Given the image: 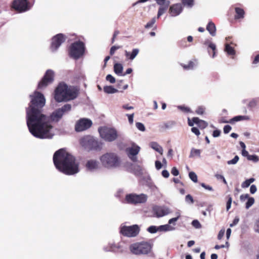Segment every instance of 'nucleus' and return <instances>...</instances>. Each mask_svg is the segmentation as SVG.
<instances>
[{"label":"nucleus","instance_id":"obj_14","mask_svg":"<svg viewBox=\"0 0 259 259\" xmlns=\"http://www.w3.org/2000/svg\"><path fill=\"white\" fill-rule=\"evenodd\" d=\"M153 211L154 216L157 218L164 217L171 212V211L168 207L164 206H155L153 208Z\"/></svg>","mask_w":259,"mask_h":259},{"label":"nucleus","instance_id":"obj_38","mask_svg":"<svg viewBox=\"0 0 259 259\" xmlns=\"http://www.w3.org/2000/svg\"><path fill=\"white\" fill-rule=\"evenodd\" d=\"M254 203V199L253 197H249L245 204V208L248 209L250 208Z\"/></svg>","mask_w":259,"mask_h":259},{"label":"nucleus","instance_id":"obj_54","mask_svg":"<svg viewBox=\"0 0 259 259\" xmlns=\"http://www.w3.org/2000/svg\"><path fill=\"white\" fill-rule=\"evenodd\" d=\"M254 230L255 232L259 233V219H257L255 222L254 225Z\"/></svg>","mask_w":259,"mask_h":259},{"label":"nucleus","instance_id":"obj_53","mask_svg":"<svg viewBox=\"0 0 259 259\" xmlns=\"http://www.w3.org/2000/svg\"><path fill=\"white\" fill-rule=\"evenodd\" d=\"M121 48L120 46H112L110 50V54L111 55H112L114 54L116 50L120 49Z\"/></svg>","mask_w":259,"mask_h":259},{"label":"nucleus","instance_id":"obj_48","mask_svg":"<svg viewBox=\"0 0 259 259\" xmlns=\"http://www.w3.org/2000/svg\"><path fill=\"white\" fill-rule=\"evenodd\" d=\"M178 108L185 113H188L191 112L190 109L185 106H178Z\"/></svg>","mask_w":259,"mask_h":259},{"label":"nucleus","instance_id":"obj_24","mask_svg":"<svg viewBox=\"0 0 259 259\" xmlns=\"http://www.w3.org/2000/svg\"><path fill=\"white\" fill-rule=\"evenodd\" d=\"M139 49H134L132 52L125 51V57L130 60H133L139 53Z\"/></svg>","mask_w":259,"mask_h":259},{"label":"nucleus","instance_id":"obj_8","mask_svg":"<svg viewBox=\"0 0 259 259\" xmlns=\"http://www.w3.org/2000/svg\"><path fill=\"white\" fill-rule=\"evenodd\" d=\"M147 196L144 194H136L131 193L125 196V201L127 203L136 204L143 203L146 202Z\"/></svg>","mask_w":259,"mask_h":259},{"label":"nucleus","instance_id":"obj_5","mask_svg":"<svg viewBox=\"0 0 259 259\" xmlns=\"http://www.w3.org/2000/svg\"><path fill=\"white\" fill-rule=\"evenodd\" d=\"M152 247L153 245L151 243L142 241L131 244L130 246V250L134 254H147L151 252Z\"/></svg>","mask_w":259,"mask_h":259},{"label":"nucleus","instance_id":"obj_64","mask_svg":"<svg viewBox=\"0 0 259 259\" xmlns=\"http://www.w3.org/2000/svg\"><path fill=\"white\" fill-rule=\"evenodd\" d=\"M162 166V164L160 161H155V167L157 169L159 170L160 168H161Z\"/></svg>","mask_w":259,"mask_h":259},{"label":"nucleus","instance_id":"obj_58","mask_svg":"<svg viewBox=\"0 0 259 259\" xmlns=\"http://www.w3.org/2000/svg\"><path fill=\"white\" fill-rule=\"evenodd\" d=\"M231 129H232V127L230 125H226L224 127V132L225 134H228L230 132Z\"/></svg>","mask_w":259,"mask_h":259},{"label":"nucleus","instance_id":"obj_10","mask_svg":"<svg viewBox=\"0 0 259 259\" xmlns=\"http://www.w3.org/2000/svg\"><path fill=\"white\" fill-rule=\"evenodd\" d=\"M54 72L52 70H48L41 80L39 82L37 88L42 90L54 80Z\"/></svg>","mask_w":259,"mask_h":259},{"label":"nucleus","instance_id":"obj_1","mask_svg":"<svg viewBox=\"0 0 259 259\" xmlns=\"http://www.w3.org/2000/svg\"><path fill=\"white\" fill-rule=\"evenodd\" d=\"M30 97L31 101L26 109V123L30 133L37 138H52L54 132L50 118L41 113L46 103L44 96L35 91Z\"/></svg>","mask_w":259,"mask_h":259},{"label":"nucleus","instance_id":"obj_49","mask_svg":"<svg viewBox=\"0 0 259 259\" xmlns=\"http://www.w3.org/2000/svg\"><path fill=\"white\" fill-rule=\"evenodd\" d=\"M247 159L254 162H257L258 161V157L256 155H249Z\"/></svg>","mask_w":259,"mask_h":259},{"label":"nucleus","instance_id":"obj_28","mask_svg":"<svg viewBox=\"0 0 259 259\" xmlns=\"http://www.w3.org/2000/svg\"><path fill=\"white\" fill-rule=\"evenodd\" d=\"M204 45L208 46V48H210L212 51V58H214L216 56L217 50H216V46L215 45L210 41L209 40H206L205 41Z\"/></svg>","mask_w":259,"mask_h":259},{"label":"nucleus","instance_id":"obj_43","mask_svg":"<svg viewBox=\"0 0 259 259\" xmlns=\"http://www.w3.org/2000/svg\"><path fill=\"white\" fill-rule=\"evenodd\" d=\"M182 1L184 6L189 8H191L193 6L194 0H182Z\"/></svg>","mask_w":259,"mask_h":259},{"label":"nucleus","instance_id":"obj_20","mask_svg":"<svg viewBox=\"0 0 259 259\" xmlns=\"http://www.w3.org/2000/svg\"><path fill=\"white\" fill-rule=\"evenodd\" d=\"M121 245L119 244H116L114 242H110L108 245L103 247V250L105 251H115L119 249Z\"/></svg>","mask_w":259,"mask_h":259},{"label":"nucleus","instance_id":"obj_22","mask_svg":"<svg viewBox=\"0 0 259 259\" xmlns=\"http://www.w3.org/2000/svg\"><path fill=\"white\" fill-rule=\"evenodd\" d=\"M63 114L59 108L54 111L51 115V119L52 121L58 122L63 117Z\"/></svg>","mask_w":259,"mask_h":259},{"label":"nucleus","instance_id":"obj_57","mask_svg":"<svg viewBox=\"0 0 259 259\" xmlns=\"http://www.w3.org/2000/svg\"><path fill=\"white\" fill-rule=\"evenodd\" d=\"M225 230L224 229H222L220 231L218 236V239L220 240L223 238L225 234Z\"/></svg>","mask_w":259,"mask_h":259},{"label":"nucleus","instance_id":"obj_39","mask_svg":"<svg viewBox=\"0 0 259 259\" xmlns=\"http://www.w3.org/2000/svg\"><path fill=\"white\" fill-rule=\"evenodd\" d=\"M257 102L256 99H252L249 102L248 106L250 108H254L257 106Z\"/></svg>","mask_w":259,"mask_h":259},{"label":"nucleus","instance_id":"obj_4","mask_svg":"<svg viewBox=\"0 0 259 259\" xmlns=\"http://www.w3.org/2000/svg\"><path fill=\"white\" fill-rule=\"evenodd\" d=\"M101 165L107 169H113L119 167L121 165V159L115 152H107L99 157Z\"/></svg>","mask_w":259,"mask_h":259},{"label":"nucleus","instance_id":"obj_41","mask_svg":"<svg viewBox=\"0 0 259 259\" xmlns=\"http://www.w3.org/2000/svg\"><path fill=\"white\" fill-rule=\"evenodd\" d=\"M239 158L238 156L236 155L233 159L230 160H228L227 161V164L228 165H235L236 164L238 161H239Z\"/></svg>","mask_w":259,"mask_h":259},{"label":"nucleus","instance_id":"obj_16","mask_svg":"<svg viewBox=\"0 0 259 259\" xmlns=\"http://www.w3.org/2000/svg\"><path fill=\"white\" fill-rule=\"evenodd\" d=\"M85 167L88 171L95 172L100 168V165L98 161L96 159H90L85 164Z\"/></svg>","mask_w":259,"mask_h":259},{"label":"nucleus","instance_id":"obj_62","mask_svg":"<svg viewBox=\"0 0 259 259\" xmlns=\"http://www.w3.org/2000/svg\"><path fill=\"white\" fill-rule=\"evenodd\" d=\"M134 114H126V116L128 117V121L130 124H132L134 122Z\"/></svg>","mask_w":259,"mask_h":259},{"label":"nucleus","instance_id":"obj_36","mask_svg":"<svg viewBox=\"0 0 259 259\" xmlns=\"http://www.w3.org/2000/svg\"><path fill=\"white\" fill-rule=\"evenodd\" d=\"M254 181L255 179L254 178H250L247 179L242 183L241 187L243 188H247L252 183L254 182Z\"/></svg>","mask_w":259,"mask_h":259},{"label":"nucleus","instance_id":"obj_44","mask_svg":"<svg viewBox=\"0 0 259 259\" xmlns=\"http://www.w3.org/2000/svg\"><path fill=\"white\" fill-rule=\"evenodd\" d=\"M147 230L150 233H155L158 232V226H151L147 228Z\"/></svg>","mask_w":259,"mask_h":259},{"label":"nucleus","instance_id":"obj_37","mask_svg":"<svg viewBox=\"0 0 259 259\" xmlns=\"http://www.w3.org/2000/svg\"><path fill=\"white\" fill-rule=\"evenodd\" d=\"M176 217L171 218L168 220L169 224H172L174 226L176 225L175 223L178 220L181 216V213L179 211H177L176 213Z\"/></svg>","mask_w":259,"mask_h":259},{"label":"nucleus","instance_id":"obj_9","mask_svg":"<svg viewBox=\"0 0 259 259\" xmlns=\"http://www.w3.org/2000/svg\"><path fill=\"white\" fill-rule=\"evenodd\" d=\"M92 125V121L88 118H82L77 120L74 126L76 132H81L89 129Z\"/></svg>","mask_w":259,"mask_h":259},{"label":"nucleus","instance_id":"obj_6","mask_svg":"<svg viewBox=\"0 0 259 259\" xmlns=\"http://www.w3.org/2000/svg\"><path fill=\"white\" fill-rule=\"evenodd\" d=\"M98 131L101 137L106 141H114L118 136L117 131L114 128L101 127Z\"/></svg>","mask_w":259,"mask_h":259},{"label":"nucleus","instance_id":"obj_7","mask_svg":"<svg viewBox=\"0 0 259 259\" xmlns=\"http://www.w3.org/2000/svg\"><path fill=\"white\" fill-rule=\"evenodd\" d=\"M84 51V44L81 41H76L71 45L69 54L72 58L77 59L83 55Z\"/></svg>","mask_w":259,"mask_h":259},{"label":"nucleus","instance_id":"obj_23","mask_svg":"<svg viewBox=\"0 0 259 259\" xmlns=\"http://www.w3.org/2000/svg\"><path fill=\"white\" fill-rule=\"evenodd\" d=\"M250 120V117L247 115H238L235 116L232 118L229 121L230 123H233L235 122H237L241 120ZM222 122H229L227 121H222Z\"/></svg>","mask_w":259,"mask_h":259},{"label":"nucleus","instance_id":"obj_60","mask_svg":"<svg viewBox=\"0 0 259 259\" xmlns=\"http://www.w3.org/2000/svg\"><path fill=\"white\" fill-rule=\"evenodd\" d=\"M201 186L204 188V189H206V190H208L209 191H213V188L212 187L209 186V185H205L204 183H201Z\"/></svg>","mask_w":259,"mask_h":259},{"label":"nucleus","instance_id":"obj_33","mask_svg":"<svg viewBox=\"0 0 259 259\" xmlns=\"http://www.w3.org/2000/svg\"><path fill=\"white\" fill-rule=\"evenodd\" d=\"M201 152V150L192 148L190 151L189 157L190 158H194L196 156L200 157Z\"/></svg>","mask_w":259,"mask_h":259},{"label":"nucleus","instance_id":"obj_56","mask_svg":"<svg viewBox=\"0 0 259 259\" xmlns=\"http://www.w3.org/2000/svg\"><path fill=\"white\" fill-rule=\"evenodd\" d=\"M185 200H186V201L188 203H193V199L192 197L189 194H188L186 195Z\"/></svg>","mask_w":259,"mask_h":259},{"label":"nucleus","instance_id":"obj_50","mask_svg":"<svg viewBox=\"0 0 259 259\" xmlns=\"http://www.w3.org/2000/svg\"><path fill=\"white\" fill-rule=\"evenodd\" d=\"M156 22V19L155 18H153L152 19V20L148 22L147 24L145 25L146 28H149L152 27L153 25Z\"/></svg>","mask_w":259,"mask_h":259},{"label":"nucleus","instance_id":"obj_40","mask_svg":"<svg viewBox=\"0 0 259 259\" xmlns=\"http://www.w3.org/2000/svg\"><path fill=\"white\" fill-rule=\"evenodd\" d=\"M205 108L203 106H199L196 110V113L198 115H202L205 113Z\"/></svg>","mask_w":259,"mask_h":259},{"label":"nucleus","instance_id":"obj_2","mask_svg":"<svg viewBox=\"0 0 259 259\" xmlns=\"http://www.w3.org/2000/svg\"><path fill=\"white\" fill-rule=\"evenodd\" d=\"M53 161L56 168L65 175H73L79 171V162L73 155L63 149L54 153Z\"/></svg>","mask_w":259,"mask_h":259},{"label":"nucleus","instance_id":"obj_59","mask_svg":"<svg viewBox=\"0 0 259 259\" xmlns=\"http://www.w3.org/2000/svg\"><path fill=\"white\" fill-rule=\"evenodd\" d=\"M249 198V195L248 194H242L240 197V199L241 201H244L246 199L248 200Z\"/></svg>","mask_w":259,"mask_h":259},{"label":"nucleus","instance_id":"obj_30","mask_svg":"<svg viewBox=\"0 0 259 259\" xmlns=\"http://www.w3.org/2000/svg\"><path fill=\"white\" fill-rule=\"evenodd\" d=\"M123 66L120 63H115L114 65V71L119 76H124L125 74H122Z\"/></svg>","mask_w":259,"mask_h":259},{"label":"nucleus","instance_id":"obj_25","mask_svg":"<svg viewBox=\"0 0 259 259\" xmlns=\"http://www.w3.org/2000/svg\"><path fill=\"white\" fill-rule=\"evenodd\" d=\"M92 137L87 136L82 138L80 140V145L85 148L89 149Z\"/></svg>","mask_w":259,"mask_h":259},{"label":"nucleus","instance_id":"obj_27","mask_svg":"<svg viewBox=\"0 0 259 259\" xmlns=\"http://www.w3.org/2000/svg\"><path fill=\"white\" fill-rule=\"evenodd\" d=\"M149 146L156 151V152H158L161 155L163 154V148L162 147L159 145L157 142H151L149 143Z\"/></svg>","mask_w":259,"mask_h":259},{"label":"nucleus","instance_id":"obj_61","mask_svg":"<svg viewBox=\"0 0 259 259\" xmlns=\"http://www.w3.org/2000/svg\"><path fill=\"white\" fill-rule=\"evenodd\" d=\"M256 191H257V188H256V187L255 186V185H252L250 188V192L251 194H254L256 192Z\"/></svg>","mask_w":259,"mask_h":259},{"label":"nucleus","instance_id":"obj_21","mask_svg":"<svg viewBox=\"0 0 259 259\" xmlns=\"http://www.w3.org/2000/svg\"><path fill=\"white\" fill-rule=\"evenodd\" d=\"M171 224H169L168 222L167 224L158 226V232H166L175 230L176 228L170 225Z\"/></svg>","mask_w":259,"mask_h":259},{"label":"nucleus","instance_id":"obj_12","mask_svg":"<svg viewBox=\"0 0 259 259\" xmlns=\"http://www.w3.org/2000/svg\"><path fill=\"white\" fill-rule=\"evenodd\" d=\"M12 7L19 12H24L29 10L31 6L27 0H14Z\"/></svg>","mask_w":259,"mask_h":259},{"label":"nucleus","instance_id":"obj_55","mask_svg":"<svg viewBox=\"0 0 259 259\" xmlns=\"http://www.w3.org/2000/svg\"><path fill=\"white\" fill-rule=\"evenodd\" d=\"M171 173L174 176H177L179 174V171L176 167H174L171 169Z\"/></svg>","mask_w":259,"mask_h":259},{"label":"nucleus","instance_id":"obj_19","mask_svg":"<svg viewBox=\"0 0 259 259\" xmlns=\"http://www.w3.org/2000/svg\"><path fill=\"white\" fill-rule=\"evenodd\" d=\"M102 146L103 143L101 141H99L92 137L89 147L90 149L100 150L102 148Z\"/></svg>","mask_w":259,"mask_h":259},{"label":"nucleus","instance_id":"obj_63","mask_svg":"<svg viewBox=\"0 0 259 259\" xmlns=\"http://www.w3.org/2000/svg\"><path fill=\"white\" fill-rule=\"evenodd\" d=\"M191 131L192 133L195 134L197 136H199L200 135V132L198 129L197 127H193L191 128Z\"/></svg>","mask_w":259,"mask_h":259},{"label":"nucleus","instance_id":"obj_15","mask_svg":"<svg viewBox=\"0 0 259 259\" xmlns=\"http://www.w3.org/2000/svg\"><path fill=\"white\" fill-rule=\"evenodd\" d=\"M65 38L62 34H58L53 37L51 49L52 51H55L65 41Z\"/></svg>","mask_w":259,"mask_h":259},{"label":"nucleus","instance_id":"obj_31","mask_svg":"<svg viewBox=\"0 0 259 259\" xmlns=\"http://www.w3.org/2000/svg\"><path fill=\"white\" fill-rule=\"evenodd\" d=\"M236 15H235V19H243L244 17L245 12L240 8L236 7L235 8Z\"/></svg>","mask_w":259,"mask_h":259},{"label":"nucleus","instance_id":"obj_18","mask_svg":"<svg viewBox=\"0 0 259 259\" xmlns=\"http://www.w3.org/2000/svg\"><path fill=\"white\" fill-rule=\"evenodd\" d=\"M183 7L181 4H176L169 7V13L171 17H176L179 15L183 11Z\"/></svg>","mask_w":259,"mask_h":259},{"label":"nucleus","instance_id":"obj_42","mask_svg":"<svg viewBox=\"0 0 259 259\" xmlns=\"http://www.w3.org/2000/svg\"><path fill=\"white\" fill-rule=\"evenodd\" d=\"M182 66L184 69L189 70L192 69L194 67L195 64L193 62L190 61L187 65H182Z\"/></svg>","mask_w":259,"mask_h":259},{"label":"nucleus","instance_id":"obj_11","mask_svg":"<svg viewBox=\"0 0 259 259\" xmlns=\"http://www.w3.org/2000/svg\"><path fill=\"white\" fill-rule=\"evenodd\" d=\"M139 232V228L137 225L131 226H123L120 228V233L127 237H135L138 234Z\"/></svg>","mask_w":259,"mask_h":259},{"label":"nucleus","instance_id":"obj_13","mask_svg":"<svg viewBox=\"0 0 259 259\" xmlns=\"http://www.w3.org/2000/svg\"><path fill=\"white\" fill-rule=\"evenodd\" d=\"M140 147L134 143L132 144L131 147L126 149V151L128 157L134 162L137 161V155L140 152Z\"/></svg>","mask_w":259,"mask_h":259},{"label":"nucleus","instance_id":"obj_46","mask_svg":"<svg viewBox=\"0 0 259 259\" xmlns=\"http://www.w3.org/2000/svg\"><path fill=\"white\" fill-rule=\"evenodd\" d=\"M227 198H228V201H227V204H226V209H227V211H228L231 208V204H232V199L230 195L227 196Z\"/></svg>","mask_w":259,"mask_h":259},{"label":"nucleus","instance_id":"obj_32","mask_svg":"<svg viewBox=\"0 0 259 259\" xmlns=\"http://www.w3.org/2000/svg\"><path fill=\"white\" fill-rule=\"evenodd\" d=\"M225 51L227 53L228 55L234 56L235 55V51L234 49L229 44H226Z\"/></svg>","mask_w":259,"mask_h":259},{"label":"nucleus","instance_id":"obj_35","mask_svg":"<svg viewBox=\"0 0 259 259\" xmlns=\"http://www.w3.org/2000/svg\"><path fill=\"white\" fill-rule=\"evenodd\" d=\"M103 89L104 91L107 94H114L118 92L117 89L111 85L105 86Z\"/></svg>","mask_w":259,"mask_h":259},{"label":"nucleus","instance_id":"obj_52","mask_svg":"<svg viewBox=\"0 0 259 259\" xmlns=\"http://www.w3.org/2000/svg\"><path fill=\"white\" fill-rule=\"evenodd\" d=\"M192 225H193V227L197 229L201 228V224L199 223V222L197 220L193 221L192 222Z\"/></svg>","mask_w":259,"mask_h":259},{"label":"nucleus","instance_id":"obj_45","mask_svg":"<svg viewBox=\"0 0 259 259\" xmlns=\"http://www.w3.org/2000/svg\"><path fill=\"white\" fill-rule=\"evenodd\" d=\"M189 177L190 179L194 183L197 182V176L194 172H190L189 174Z\"/></svg>","mask_w":259,"mask_h":259},{"label":"nucleus","instance_id":"obj_29","mask_svg":"<svg viewBox=\"0 0 259 259\" xmlns=\"http://www.w3.org/2000/svg\"><path fill=\"white\" fill-rule=\"evenodd\" d=\"M193 121L201 128H204L208 125V123L206 121L201 120L198 117H194L193 118Z\"/></svg>","mask_w":259,"mask_h":259},{"label":"nucleus","instance_id":"obj_51","mask_svg":"<svg viewBox=\"0 0 259 259\" xmlns=\"http://www.w3.org/2000/svg\"><path fill=\"white\" fill-rule=\"evenodd\" d=\"M106 79L111 83H114L115 82V78L110 74L107 75Z\"/></svg>","mask_w":259,"mask_h":259},{"label":"nucleus","instance_id":"obj_3","mask_svg":"<svg viewBox=\"0 0 259 259\" xmlns=\"http://www.w3.org/2000/svg\"><path fill=\"white\" fill-rule=\"evenodd\" d=\"M78 94L79 89L77 87L60 83L55 90L54 99L59 103L68 102L76 99Z\"/></svg>","mask_w":259,"mask_h":259},{"label":"nucleus","instance_id":"obj_47","mask_svg":"<svg viewBox=\"0 0 259 259\" xmlns=\"http://www.w3.org/2000/svg\"><path fill=\"white\" fill-rule=\"evenodd\" d=\"M136 127L141 132H144L145 131V127L144 125L141 122L136 123Z\"/></svg>","mask_w":259,"mask_h":259},{"label":"nucleus","instance_id":"obj_34","mask_svg":"<svg viewBox=\"0 0 259 259\" xmlns=\"http://www.w3.org/2000/svg\"><path fill=\"white\" fill-rule=\"evenodd\" d=\"M71 105L70 104H66L63 105L61 108L59 109L61 111L62 114L64 115L65 113L69 112L71 110Z\"/></svg>","mask_w":259,"mask_h":259},{"label":"nucleus","instance_id":"obj_17","mask_svg":"<svg viewBox=\"0 0 259 259\" xmlns=\"http://www.w3.org/2000/svg\"><path fill=\"white\" fill-rule=\"evenodd\" d=\"M157 4L160 6L157 13V18H159L163 15L168 8L170 2L166 0H155Z\"/></svg>","mask_w":259,"mask_h":259},{"label":"nucleus","instance_id":"obj_26","mask_svg":"<svg viewBox=\"0 0 259 259\" xmlns=\"http://www.w3.org/2000/svg\"><path fill=\"white\" fill-rule=\"evenodd\" d=\"M206 30L209 32L210 34L214 36L216 34V27L215 24L212 22L209 21L206 26Z\"/></svg>","mask_w":259,"mask_h":259}]
</instances>
